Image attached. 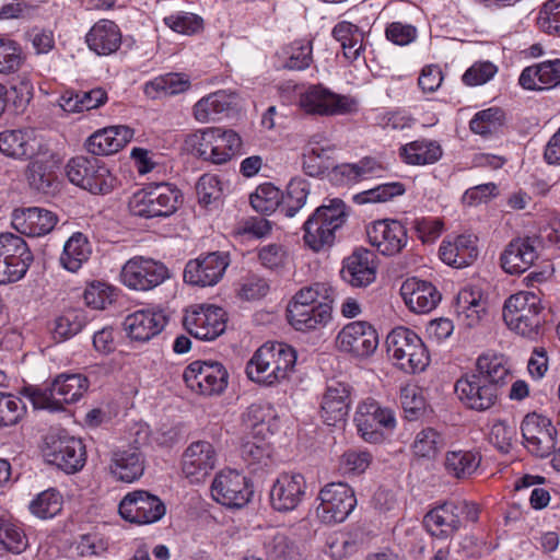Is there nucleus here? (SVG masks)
I'll list each match as a JSON object with an SVG mask.
<instances>
[{"label": "nucleus", "instance_id": "nucleus-3", "mask_svg": "<svg viewBox=\"0 0 560 560\" xmlns=\"http://www.w3.org/2000/svg\"><path fill=\"white\" fill-rule=\"evenodd\" d=\"M90 382L82 374H59L52 383L45 387L25 386L21 394L26 396L35 409H48L59 411L63 404H72L79 400L88 390Z\"/></svg>", "mask_w": 560, "mask_h": 560}, {"label": "nucleus", "instance_id": "nucleus-58", "mask_svg": "<svg viewBox=\"0 0 560 560\" xmlns=\"http://www.w3.org/2000/svg\"><path fill=\"white\" fill-rule=\"evenodd\" d=\"M261 412L262 408L259 405H252L248 408L247 417L248 419H254L255 422L252 423V431L243 438L242 442L255 443V445H271L270 438L272 433L269 430V425L259 418Z\"/></svg>", "mask_w": 560, "mask_h": 560}, {"label": "nucleus", "instance_id": "nucleus-52", "mask_svg": "<svg viewBox=\"0 0 560 560\" xmlns=\"http://www.w3.org/2000/svg\"><path fill=\"white\" fill-rule=\"evenodd\" d=\"M332 289L326 283L316 282L312 285L304 287L299 290L293 300L288 305H299V306H315L317 303L322 301H329L331 305L332 298Z\"/></svg>", "mask_w": 560, "mask_h": 560}, {"label": "nucleus", "instance_id": "nucleus-54", "mask_svg": "<svg viewBox=\"0 0 560 560\" xmlns=\"http://www.w3.org/2000/svg\"><path fill=\"white\" fill-rule=\"evenodd\" d=\"M329 147H313L303 154V170L310 176H318L331 167Z\"/></svg>", "mask_w": 560, "mask_h": 560}, {"label": "nucleus", "instance_id": "nucleus-8", "mask_svg": "<svg viewBox=\"0 0 560 560\" xmlns=\"http://www.w3.org/2000/svg\"><path fill=\"white\" fill-rule=\"evenodd\" d=\"M69 180L94 195H105L114 188L115 177L95 156H74L66 165Z\"/></svg>", "mask_w": 560, "mask_h": 560}, {"label": "nucleus", "instance_id": "nucleus-13", "mask_svg": "<svg viewBox=\"0 0 560 560\" xmlns=\"http://www.w3.org/2000/svg\"><path fill=\"white\" fill-rule=\"evenodd\" d=\"M318 516L325 523H341L357 505L354 491L343 482L326 485L319 492Z\"/></svg>", "mask_w": 560, "mask_h": 560}, {"label": "nucleus", "instance_id": "nucleus-48", "mask_svg": "<svg viewBox=\"0 0 560 560\" xmlns=\"http://www.w3.org/2000/svg\"><path fill=\"white\" fill-rule=\"evenodd\" d=\"M504 122V112L499 107H490L478 112L469 122L470 130L480 136L497 131Z\"/></svg>", "mask_w": 560, "mask_h": 560}, {"label": "nucleus", "instance_id": "nucleus-17", "mask_svg": "<svg viewBox=\"0 0 560 560\" xmlns=\"http://www.w3.org/2000/svg\"><path fill=\"white\" fill-rule=\"evenodd\" d=\"M211 493L213 499L222 505L240 509L249 502L254 491L245 476L229 469L215 476Z\"/></svg>", "mask_w": 560, "mask_h": 560}, {"label": "nucleus", "instance_id": "nucleus-34", "mask_svg": "<svg viewBox=\"0 0 560 560\" xmlns=\"http://www.w3.org/2000/svg\"><path fill=\"white\" fill-rule=\"evenodd\" d=\"M329 301H322L315 306L288 305L287 317L289 323L300 331L315 330L324 327L331 318Z\"/></svg>", "mask_w": 560, "mask_h": 560}, {"label": "nucleus", "instance_id": "nucleus-35", "mask_svg": "<svg viewBox=\"0 0 560 560\" xmlns=\"http://www.w3.org/2000/svg\"><path fill=\"white\" fill-rule=\"evenodd\" d=\"M110 474L119 481L132 482L144 471V456L138 447L117 450L112 453Z\"/></svg>", "mask_w": 560, "mask_h": 560}, {"label": "nucleus", "instance_id": "nucleus-15", "mask_svg": "<svg viewBox=\"0 0 560 560\" xmlns=\"http://www.w3.org/2000/svg\"><path fill=\"white\" fill-rule=\"evenodd\" d=\"M165 505L161 499L145 490L127 493L119 503L120 516L135 524H151L165 514Z\"/></svg>", "mask_w": 560, "mask_h": 560}, {"label": "nucleus", "instance_id": "nucleus-53", "mask_svg": "<svg viewBox=\"0 0 560 560\" xmlns=\"http://www.w3.org/2000/svg\"><path fill=\"white\" fill-rule=\"evenodd\" d=\"M405 190L404 184L399 182L386 183L357 194L353 197V200L359 205L368 202H386L394 197L401 196Z\"/></svg>", "mask_w": 560, "mask_h": 560}, {"label": "nucleus", "instance_id": "nucleus-25", "mask_svg": "<svg viewBox=\"0 0 560 560\" xmlns=\"http://www.w3.org/2000/svg\"><path fill=\"white\" fill-rule=\"evenodd\" d=\"M215 462L217 456L212 444L207 441H197L184 452L182 469L192 482H199L214 468Z\"/></svg>", "mask_w": 560, "mask_h": 560}, {"label": "nucleus", "instance_id": "nucleus-21", "mask_svg": "<svg viewBox=\"0 0 560 560\" xmlns=\"http://www.w3.org/2000/svg\"><path fill=\"white\" fill-rule=\"evenodd\" d=\"M299 104L307 114L330 116L351 110L348 97L332 93L323 85H312L300 96Z\"/></svg>", "mask_w": 560, "mask_h": 560}, {"label": "nucleus", "instance_id": "nucleus-7", "mask_svg": "<svg viewBox=\"0 0 560 560\" xmlns=\"http://www.w3.org/2000/svg\"><path fill=\"white\" fill-rule=\"evenodd\" d=\"M388 354L396 360V364L404 371L417 373L423 371L430 357L422 339L407 327L393 329L386 338Z\"/></svg>", "mask_w": 560, "mask_h": 560}, {"label": "nucleus", "instance_id": "nucleus-40", "mask_svg": "<svg viewBox=\"0 0 560 560\" xmlns=\"http://www.w3.org/2000/svg\"><path fill=\"white\" fill-rule=\"evenodd\" d=\"M91 252L88 237L80 232L74 233L63 246L60 264L67 270L75 272L89 259Z\"/></svg>", "mask_w": 560, "mask_h": 560}, {"label": "nucleus", "instance_id": "nucleus-44", "mask_svg": "<svg viewBox=\"0 0 560 560\" xmlns=\"http://www.w3.org/2000/svg\"><path fill=\"white\" fill-rule=\"evenodd\" d=\"M214 164H222L242 151L241 137L231 129L214 128Z\"/></svg>", "mask_w": 560, "mask_h": 560}, {"label": "nucleus", "instance_id": "nucleus-27", "mask_svg": "<svg viewBox=\"0 0 560 560\" xmlns=\"http://www.w3.org/2000/svg\"><path fill=\"white\" fill-rule=\"evenodd\" d=\"M350 404V386L339 381H330L320 404L324 422L328 425H336L343 421L349 413Z\"/></svg>", "mask_w": 560, "mask_h": 560}, {"label": "nucleus", "instance_id": "nucleus-4", "mask_svg": "<svg viewBox=\"0 0 560 560\" xmlns=\"http://www.w3.org/2000/svg\"><path fill=\"white\" fill-rule=\"evenodd\" d=\"M347 217L346 205L341 199H331L328 205L318 207L303 225L305 244L314 252L330 247Z\"/></svg>", "mask_w": 560, "mask_h": 560}, {"label": "nucleus", "instance_id": "nucleus-39", "mask_svg": "<svg viewBox=\"0 0 560 560\" xmlns=\"http://www.w3.org/2000/svg\"><path fill=\"white\" fill-rule=\"evenodd\" d=\"M383 166L372 158H363L358 163H343L332 166L334 178H339L342 184L355 183L370 176H378Z\"/></svg>", "mask_w": 560, "mask_h": 560}, {"label": "nucleus", "instance_id": "nucleus-57", "mask_svg": "<svg viewBox=\"0 0 560 560\" xmlns=\"http://www.w3.org/2000/svg\"><path fill=\"white\" fill-rule=\"evenodd\" d=\"M84 326V317L75 312L70 311L59 316L55 320L52 329L54 339L57 342L63 341L77 335Z\"/></svg>", "mask_w": 560, "mask_h": 560}, {"label": "nucleus", "instance_id": "nucleus-5", "mask_svg": "<svg viewBox=\"0 0 560 560\" xmlns=\"http://www.w3.org/2000/svg\"><path fill=\"white\" fill-rule=\"evenodd\" d=\"M180 191L168 183L150 184L129 200L130 212L140 218L170 217L179 205Z\"/></svg>", "mask_w": 560, "mask_h": 560}, {"label": "nucleus", "instance_id": "nucleus-61", "mask_svg": "<svg viewBox=\"0 0 560 560\" xmlns=\"http://www.w3.org/2000/svg\"><path fill=\"white\" fill-rule=\"evenodd\" d=\"M22 49L14 40L0 38V72L12 73L20 69Z\"/></svg>", "mask_w": 560, "mask_h": 560}, {"label": "nucleus", "instance_id": "nucleus-47", "mask_svg": "<svg viewBox=\"0 0 560 560\" xmlns=\"http://www.w3.org/2000/svg\"><path fill=\"white\" fill-rule=\"evenodd\" d=\"M252 207L262 214H269L281 208V191L270 183L259 185L249 197Z\"/></svg>", "mask_w": 560, "mask_h": 560}, {"label": "nucleus", "instance_id": "nucleus-51", "mask_svg": "<svg viewBox=\"0 0 560 560\" xmlns=\"http://www.w3.org/2000/svg\"><path fill=\"white\" fill-rule=\"evenodd\" d=\"M443 447L442 434L432 428L421 430L412 444L415 455L427 458H433Z\"/></svg>", "mask_w": 560, "mask_h": 560}, {"label": "nucleus", "instance_id": "nucleus-12", "mask_svg": "<svg viewBox=\"0 0 560 560\" xmlns=\"http://www.w3.org/2000/svg\"><path fill=\"white\" fill-rule=\"evenodd\" d=\"M226 312L215 305H196L187 311L183 325L192 337L200 340H214L226 328Z\"/></svg>", "mask_w": 560, "mask_h": 560}, {"label": "nucleus", "instance_id": "nucleus-45", "mask_svg": "<svg viewBox=\"0 0 560 560\" xmlns=\"http://www.w3.org/2000/svg\"><path fill=\"white\" fill-rule=\"evenodd\" d=\"M308 195V184L300 178L292 179L287 192H281V212L288 218H292L305 205Z\"/></svg>", "mask_w": 560, "mask_h": 560}, {"label": "nucleus", "instance_id": "nucleus-20", "mask_svg": "<svg viewBox=\"0 0 560 560\" xmlns=\"http://www.w3.org/2000/svg\"><path fill=\"white\" fill-rule=\"evenodd\" d=\"M369 243L384 256L399 254L407 245V230L398 220H377L366 228Z\"/></svg>", "mask_w": 560, "mask_h": 560}, {"label": "nucleus", "instance_id": "nucleus-10", "mask_svg": "<svg viewBox=\"0 0 560 560\" xmlns=\"http://www.w3.org/2000/svg\"><path fill=\"white\" fill-rule=\"evenodd\" d=\"M34 257L26 242L16 234H0V284L20 280Z\"/></svg>", "mask_w": 560, "mask_h": 560}, {"label": "nucleus", "instance_id": "nucleus-19", "mask_svg": "<svg viewBox=\"0 0 560 560\" xmlns=\"http://www.w3.org/2000/svg\"><path fill=\"white\" fill-rule=\"evenodd\" d=\"M229 264V255L225 253L212 252L200 255L186 264L184 280L191 285L212 287L221 280Z\"/></svg>", "mask_w": 560, "mask_h": 560}, {"label": "nucleus", "instance_id": "nucleus-22", "mask_svg": "<svg viewBox=\"0 0 560 560\" xmlns=\"http://www.w3.org/2000/svg\"><path fill=\"white\" fill-rule=\"evenodd\" d=\"M354 420L362 439L369 443L382 442V429L392 430L396 424L392 410L381 408L375 401L360 406Z\"/></svg>", "mask_w": 560, "mask_h": 560}, {"label": "nucleus", "instance_id": "nucleus-50", "mask_svg": "<svg viewBox=\"0 0 560 560\" xmlns=\"http://www.w3.org/2000/svg\"><path fill=\"white\" fill-rule=\"evenodd\" d=\"M27 547V538L23 530L11 522L0 517V551L21 553Z\"/></svg>", "mask_w": 560, "mask_h": 560}, {"label": "nucleus", "instance_id": "nucleus-32", "mask_svg": "<svg viewBox=\"0 0 560 560\" xmlns=\"http://www.w3.org/2000/svg\"><path fill=\"white\" fill-rule=\"evenodd\" d=\"M423 526L427 532L436 538L452 537L462 527L454 501H445L430 509L423 516Z\"/></svg>", "mask_w": 560, "mask_h": 560}, {"label": "nucleus", "instance_id": "nucleus-55", "mask_svg": "<svg viewBox=\"0 0 560 560\" xmlns=\"http://www.w3.org/2000/svg\"><path fill=\"white\" fill-rule=\"evenodd\" d=\"M26 178L33 189L48 194L55 185L56 176L43 162L34 160L27 165Z\"/></svg>", "mask_w": 560, "mask_h": 560}, {"label": "nucleus", "instance_id": "nucleus-41", "mask_svg": "<svg viewBox=\"0 0 560 560\" xmlns=\"http://www.w3.org/2000/svg\"><path fill=\"white\" fill-rule=\"evenodd\" d=\"M231 106V96L224 91H218L199 100L194 106V115L200 122L214 121Z\"/></svg>", "mask_w": 560, "mask_h": 560}, {"label": "nucleus", "instance_id": "nucleus-64", "mask_svg": "<svg viewBox=\"0 0 560 560\" xmlns=\"http://www.w3.org/2000/svg\"><path fill=\"white\" fill-rule=\"evenodd\" d=\"M196 191L200 203L208 206L222 196L221 182L217 176L203 175L196 185Z\"/></svg>", "mask_w": 560, "mask_h": 560}, {"label": "nucleus", "instance_id": "nucleus-11", "mask_svg": "<svg viewBox=\"0 0 560 560\" xmlns=\"http://www.w3.org/2000/svg\"><path fill=\"white\" fill-rule=\"evenodd\" d=\"M183 378L191 390L211 396L226 388L229 374L220 362L195 361L185 369Z\"/></svg>", "mask_w": 560, "mask_h": 560}, {"label": "nucleus", "instance_id": "nucleus-60", "mask_svg": "<svg viewBox=\"0 0 560 560\" xmlns=\"http://www.w3.org/2000/svg\"><path fill=\"white\" fill-rule=\"evenodd\" d=\"M32 98V86L28 82L20 81L7 88L5 103L7 109L12 114H22Z\"/></svg>", "mask_w": 560, "mask_h": 560}, {"label": "nucleus", "instance_id": "nucleus-46", "mask_svg": "<svg viewBox=\"0 0 560 560\" xmlns=\"http://www.w3.org/2000/svg\"><path fill=\"white\" fill-rule=\"evenodd\" d=\"M270 560H303L301 546L284 534H277L266 545Z\"/></svg>", "mask_w": 560, "mask_h": 560}, {"label": "nucleus", "instance_id": "nucleus-16", "mask_svg": "<svg viewBox=\"0 0 560 560\" xmlns=\"http://www.w3.org/2000/svg\"><path fill=\"white\" fill-rule=\"evenodd\" d=\"M528 451L537 457H547L556 451L557 430L551 420L535 412L528 413L521 424Z\"/></svg>", "mask_w": 560, "mask_h": 560}, {"label": "nucleus", "instance_id": "nucleus-63", "mask_svg": "<svg viewBox=\"0 0 560 560\" xmlns=\"http://www.w3.org/2000/svg\"><path fill=\"white\" fill-rule=\"evenodd\" d=\"M537 22L542 31L560 35V0L547 1L539 12Z\"/></svg>", "mask_w": 560, "mask_h": 560}, {"label": "nucleus", "instance_id": "nucleus-29", "mask_svg": "<svg viewBox=\"0 0 560 560\" xmlns=\"http://www.w3.org/2000/svg\"><path fill=\"white\" fill-rule=\"evenodd\" d=\"M57 221V215L54 212L37 207L15 209L12 214L13 228L27 236L48 234L54 230Z\"/></svg>", "mask_w": 560, "mask_h": 560}, {"label": "nucleus", "instance_id": "nucleus-1", "mask_svg": "<svg viewBox=\"0 0 560 560\" xmlns=\"http://www.w3.org/2000/svg\"><path fill=\"white\" fill-rule=\"evenodd\" d=\"M510 369L502 355L481 354L475 370L459 377L454 389L458 399L469 409L487 411L499 399L500 390L506 385Z\"/></svg>", "mask_w": 560, "mask_h": 560}, {"label": "nucleus", "instance_id": "nucleus-38", "mask_svg": "<svg viewBox=\"0 0 560 560\" xmlns=\"http://www.w3.org/2000/svg\"><path fill=\"white\" fill-rule=\"evenodd\" d=\"M86 43L97 55H110L120 47L121 33L113 21L101 20L86 34Z\"/></svg>", "mask_w": 560, "mask_h": 560}, {"label": "nucleus", "instance_id": "nucleus-49", "mask_svg": "<svg viewBox=\"0 0 560 560\" xmlns=\"http://www.w3.org/2000/svg\"><path fill=\"white\" fill-rule=\"evenodd\" d=\"M456 310L458 315H464L467 319V326L471 327L476 325L481 314L485 313L486 308L480 301L479 292L475 293L471 290H462L457 295Z\"/></svg>", "mask_w": 560, "mask_h": 560}, {"label": "nucleus", "instance_id": "nucleus-14", "mask_svg": "<svg viewBox=\"0 0 560 560\" xmlns=\"http://www.w3.org/2000/svg\"><path fill=\"white\" fill-rule=\"evenodd\" d=\"M170 278V271L161 261L141 256L129 259L122 267V282L139 291H149Z\"/></svg>", "mask_w": 560, "mask_h": 560}, {"label": "nucleus", "instance_id": "nucleus-6", "mask_svg": "<svg viewBox=\"0 0 560 560\" xmlns=\"http://www.w3.org/2000/svg\"><path fill=\"white\" fill-rule=\"evenodd\" d=\"M542 307L534 293L520 292L511 295L504 303L503 319L516 334L535 339L542 324Z\"/></svg>", "mask_w": 560, "mask_h": 560}, {"label": "nucleus", "instance_id": "nucleus-42", "mask_svg": "<svg viewBox=\"0 0 560 560\" xmlns=\"http://www.w3.org/2000/svg\"><path fill=\"white\" fill-rule=\"evenodd\" d=\"M480 456L471 451H450L445 455L444 467L448 475L465 479L480 465Z\"/></svg>", "mask_w": 560, "mask_h": 560}, {"label": "nucleus", "instance_id": "nucleus-37", "mask_svg": "<svg viewBox=\"0 0 560 560\" xmlns=\"http://www.w3.org/2000/svg\"><path fill=\"white\" fill-rule=\"evenodd\" d=\"M527 90H544L560 84V59L549 60L525 68L518 79Z\"/></svg>", "mask_w": 560, "mask_h": 560}, {"label": "nucleus", "instance_id": "nucleus-9", "mask_svg": "<svg viewBox=\"0 0 560 560\" xmlns=\"http://www.w3.org/2000/svg\"><path fill=\"white\" fill-rule=\"evenodd\" d=\"M43 454L48 464L67 474L81 470L86 460L83 442L68 434H48L45 438Z\"/></svg>", "mask_w": 560, "mask_h": 560}, {"label": "nucleus", "instance_id": "nucleus-26", "mask_svg": "<svg viewBox=\"0 0 560 560\" xmlns=\"http://www.w3.org/2000/svg\"><path fill=\"white\" fill-rule=\"evenodd\" d=\"M376 256L366 248L355 249L343 261L340 271L342 279L352 287H368L376 277Z\"/></svg>", "mask_w": 560, "mask_h": 560}, {"label": "nucleus", "instance_id": "nucleus-56", "mask_svg": "<svg viewBox=\"0 0 560 560\" xmlns=\"http://www.w3.org/2000/svg\"><path fill=\"white\" fill-rule=\"evenodd\" d=\"M214 128L203 130L199 133L189 135L185 144L194 155L214 163V152L211 151L214 145Z\"/></svg>", "mask_w": 560, "mask_h": 560}, {"label": "nucleus", "instance_id": "nucleus-31", "mask_svg": "<svg viewBox=\"0 0 560 560\" xmlns=\"http://www.w3.org/2000/svg\"><path fill=\"white\" fill-rule=\"evenodd\" d=\"M400 293L410 311L418 314L431 312L441 301L440 292L431 282L417 278L404 281Z\"/></svg>", "mask_w": 560, "mask_h": 560}, {"label": "nucleus", "instance_id": "nucleus-2", "mask_svg": "<svg viewBox=\"0 0 560 560\" xmlns=\"http://www.w3.org/2000/svg\"><path fill=\"white\" fill-rule=\"evenodd\" d=\"M295 362L296 352L291 346L283 342L265 343L247 362L246 374L258 384L272 386L289 376Z\"/></svg>", "mask_w": 560, "mask_h": 560}, {"label": "nucleus", "instance_id": "nucleus-36", "mask_svg": "<svg viewBox=\"0 0 560 560\" xmlns=\"http://www.w3.org/2000/svg\"><path fill=\"white\" fill-rule=\"evenodd\" d=\"M476 242L477 237L472 235H459L454 242H443L439 250L440 258L455 268L467 267L478 256Z\"/></svg>", "mask_w": 560, "mask_h": 560}, {"label": "nucleus", "instance_id": "nucleus-18", "mask_svg": "<svg viewBox=\"0 0 560 560\" xmlns=\"http://www.w3.org/2000/svg\"><path fill=\"white\" fill-rule=\"evenodd\" d=\"M336 346L339 351L357 358L370 357L378 346V336L368 322L358 320L347 324L337 335Z\"/></svg>", "mask_w": 560, "mask_h": 560}, {"label": "nucleus", "instance_id": "nucleus-59", "mask_svg": "<svg viewBox=\"0 0 560 560\" xmlns=\"http://www.w3.org/2000/svg\"><path fill=\"white\" fill-rule=\"evenodd\" d=\"M25 409L21 399L0 392V427L16 424L22 419Z\"/></svg>", "mask_w": 560, "mask_h": 560}, {"label": "nucleus", "instance_id": "nucleus-28", "mask_svg": "<svg viewBox=\"0 0 560 560\" xmlns=\"http://www.w3.org/2000/svg\"><path fill=\"white\" fill-rule=\"evenodd\" d=\"M167 317L163 312L139 310L126 316L122 326L127 336L136 341H148L165 327Z\"/></svg>", "mask_w": 560, "mask_h": 560}, {"label": "nucleus", "instance_id": "nucleus-30", "mask_svg": "<svg viewBox=\"0 0 560 560\" xmlns=\"http://www.w3.org/2000/svg\"><path fill=\"white\" fill-rule=\"evenodd\" d=\"M44 144L33 131L4 130L0 132V152L14 159L32 160L43 152Z\"/></svg>", "mask_w": 560, "mask_h": 560}, {"label": "nucleus", "instance_id": "nucleus-62", "mask_svg": "<svg viewBox=\"0 0 560 560\" xmlns=\"http://www.w3.org/2000/svg\"><path fill=\"white\" fill-rule=\"evenodd\" d=\"M30 509L40 518H50L61 510V499L56 491H44L32 501Z\"/></svg>", "mask_w": 560, "mask_h": 560}, {"label": "nucleus", "instance_id": "nucleus-33", "mask_svg": "<svg viewBox=\"0 0 560 560\" xmlns=\"http://www.w3.org/2000/svg\"><path fill=\"white\" fill-rule=\"evenodd\" d=\"M133 137V130L128 126H109L95 131L86 142V150L96 155H109L122 149Z\"/></svg>", "mask_w": 560, "mask_h": 560}, {"label": "nucleus", "instance_id": "nucleus-43", "mask_svg": "<svg viewBox=\"0 0 560 560\" xmlns=\"http://www.w3.org/2000/svg\"><path fill=\"white\" fill-rule=\"evenodd\" d=\"M400 154L405 162L412 165L434 163L442 155L441 147L433 141L417 140L404 145Z\"/></svg>", "mask_w": 560, "mask_h": 560}, {"label": "nucleus", "instance_id": "nucleus-24", "mask_svg": "<svg viewBox=\"0 0 560 560\" xmlns=\"http://www.w3.org/2000/svg\"><path fill=\"white\" fill-rule=\"evenodd\" d=\"M306 482L301 474H281L270 490L271 506L279 512L293 511L305 495Z\"/></svg>", "mask_w": 560, "mask_h": 560}, {"label": "nucleus", "instance_id": "nucleus-23", "mask_svg": "<svg viewBox=\"0 0 560 560\" xmlns=\"http://www.w3.org/2000/svg\"><path fill=\"white\" fill-rule=\"evenodd\" d=\"M540 240L536 236L513 238L501 254L503 270L511 275H520L528 270L538 259Z\"/></svg>", "mask_w": 560, "mask_h": 560}]
</instances>
